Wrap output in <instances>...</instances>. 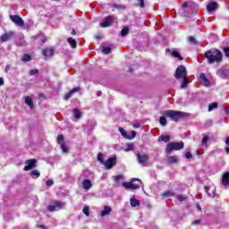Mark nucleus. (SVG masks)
<instances>
[{
	"label": "nucleus",
	"mask_w": 229,
	"mask_h": 229,
	"mask_svg": "<svg viewBox=\"0 0 229 229\" xmlns=\"http://www.w3.org/2000/svg\"><path fill=\"white\" fill-rule=\"evenodd\" d=\"M205 58H207L208 64H216L223 61V54L219 49L214 48L208 50L204 54Z\"/></svg>",
	"instance_id": "obj_1"
},
{
	"label": "nucleus",
	"mask_w": 229,
	"mask_h": 229,
	"mask_svg": "<svg viewBox=\"0 0 229 229\" xmlns=\"http://www.w3.org/2000/svg\"><path fill=\"white\" fill-rule=\"evenodd\" d=\"M162 115L165 117H170L171 121H174V123H178L180 119H183V117H189V113L174 110H165L162 112Z\"/></svg>",
	"instance_id": "obj_2"
},
{
	"label": "nucleus",
	"mask_w": 229,
	"mask_h": 229,
	"mask_svg": "<svg viewBox=\"0 0 229 229\" xmlns=\"http://www.w3.org/2000/svg\"><path fill=\"white\" fill-rule=\"evenodd\" d=\"M182 8L184 17H192L193 15H196V13H198V11L199 10L198 8V5L192 2H184L182 4Z\"/></svg>",
	"instance_id": "obj_3"
},
{
	"label": "nucleus",
	"mask_w": 229,
	"mask_h": 229,
	"mask_svg": "<svg viewBox=\"0 0 229 229\" xmlns=\"http://www.w3.org/2000/svg\"><path fill=\"white\" fill-rule=\"evenodd\" d=\"M184 143L183 141L181 142H170L166 145L165 153L166 155H171V153L174 151H180V149H183Z\"/></svg>",
	"instance_id": "obj_4"
},
{
	"label": "nucleus",
	"mask_w": 229,
	"mask_h": 229,
	"mask_svg": "<svg viewBox=\"0 0 229 229\" xmlns=\"http://www.w3.org/2000/svg\"><path fill=\"white\" fill-rule=\"evenodd\" d=\"M185 77H187V68L183 65H179L175 70V80H182V78Z\"/></svg>",
	"instance_id": "obj_5"
},
{
	"label": "nucleus",
	"mask_w": 229,
	"mask_h": 229,
	"mask_svg": "<svg viewBox=\"0 0 229 229\" xmlns=\"http://www.w3.org/2000/svg\"><path fill=\"white\" fill-rule=\"evenodd\" d=\"M26 165L24 171H31V169L37 167V159L31 158L25 161Z\"/></svg>",
	"instance_id": "obj_6"
},
{
	"label": "nucleus",
	"mask_w": 229,
	"mask_h": 229,
	"mask_svg": "<svg viewBox=\"0 0 229 229\" xmlns=\"http://www.w3.org/2000/svg\"><path fill=\"white\" fill-rule=\"evenodd\" d=\"M118 130H119L121 135H123V137H124V139H128V140H132V139H135V137H137V131H131V135H128V133L126 132V131L124 129H123V127H120Z\"/></svg>",
	"instance_id": "obj_7"
},
{
	"label": "nucleus",
	"mask_w": 229,
	"mask_h": 229,
	"mask_svg": "<svg viewBox=\"0 0 229 229\" xmlns=\"http://www.w3.org/2000/svg\"><path fill=\"white\" fill-rule=\"evenodd\" d=\"M11 21L16 24V26H20L21 28H23L24 26V20L19 15H10Z\"/></svg>",
	"instance_id": "obj_8"
},
{
	"label": "nucleus",
	"mask_w": 229,
	"mask_h": 229,
	"mask_svg": "<svg viewBox=\"0 0 229 229\" xmlns=\"http://www.w3.org/2000/svg\"><path fill=\"white\" fill-rule=\"evenodd\" d=\"M135 181L139 182V179H132L131 182H123V187H124V189H133L134 191L137 189H140V185L133 183V182Z\"/></svg>",
	"instance_id": "obj_9"
},
{
	"label": "nucleus",
	"mask_w": 229,
	"mask_h": 229,
	"mask_svg": "<svg viewBox=\"0 0 229 229\" xmlns=\"http://www.w3.org/2000/svg\"><path fill=\"white\" fill-rule=\"evenodd\" d=\"M114 23V16L108 15L104 19V22L100 23V28H110Z\"/></svg>",
	"instance_id": "obj_10"
},
{
	"label": "nucleus",
	"mask_w": 229,
	"mask_h": 229,
	"mask_svg": "<svg viewBox=\"0 0 229 229\" xmlns=\"http://www.w3.org/2000/svg\"><path fill=\"white\" fill-rule=\"evenodd\" d=\"M117 164V157H109L105 163L106 169H112Z\"/></svg>",
	"instance_id": "obj_11"
},
{
	"label": "nucleus",
	"mask_w": 229,
	"mask_h": 229,
	"mask_svg": "<svg viewBox=\"0 0 229 229\" xmlns=\"http://www.w3.org/2000/svg\"><path fill=\"white\" fill-rule=\"evenodd\" d=\"M218 74H219V77L222 78V80H226L228 79V76H229V71L226 69V67L222 66L218 70Z\"/></svg>",
	"instance_id": "obj_12"
},
{
	"label": "nucleus",
	"mask_w": 229,
	"mask_h": 229,
	"mask_svg": "<svg viewBox=\"0 0 229 229\" xmlns=\"http://www.w3.org/2000/svg\"><path fill=\"white\" fill-rule=\"evenodd\" d=\"M12 38H13V31L5 32L0 37L1 42H8V40H12Z\"/></svg>",
	"instance_id": "obj_13"
},
{
	"label": "nucleus",
	"mask_w": 229,
	"mask_h": 229,
	"mask_svg": "<svg viewBox=\"0 0 229 229\" xmlns=\"http://www.w3.org/2000/svg\"><path fill=\"white\" fill-rule=\"evenodd\" d=\"M137 158L140 164H141L142 165H146V162H148V160H149V156L148 155H144V154H137Z\"/></svg>",
	"instance_id": "obj_14"
},
{
	"label": "nucleus",
	"mask_w": 229,
	"mask_h": 229,
	"mask_svg": "<svg viewBox=\"0 0 229 229\" xmlns=\"http://www.w3.org/2000/svg\"><path fill=\"white\" fill-rule=\"evenodd\" d=\"M56 208H62V202L61 201H55L54 205H49L47 207V210H49V212H55L56 210Z\"/></svg>",
	"instance_id": "obj_15"
},
{
	"label": "nucleus",
	"mask_w": 229,
	"mask_h": 229,
	"mask_svg": "<svg viewBox=\"0 0 229 229\" xmlns=\"http://www.w3.org/2000/svg\"><path fill=\"white\" fill-rule=\"evenodd\" d=\"M199 80L204 87H210V81L207 79L205 73H200Z\"/></svg>",
	"instance_id": "obj_16"
},
{
	"label": "nucleus",
	"mask_w": 229,
	"mask_h": 229,
	"mask_svg": "<svg viewBox=\"0 0 229 229\" xmlns=\"http://www.w3.org/2000/svg\"><path fill=\"white\" fill-rule=\"evenodd\" d=\"M43 56H53L55 55V49L53 48H44L42 51Z\"/></svg>",
	"instance_id": "obj_17"
},
{
	"label": "nucleus",
	"mask_w": 229,
	"mask_h": 229,
	"mask_svg": "<svg viewBox=\"0 0 229 229\" xmlns=\"http://www.w3.org/2000/svg\"><path fill=\"white\" fill-rule=\"evenodd\" d=\"M208 12H214V10H217V2H211L207 5Z\"/></svg>",
	"instance_id": "obj_18"
},
{
	"label": "nucleus",
	"mask_w": 229,
	"mask_h": 229,
	"mask_svg": "<svg viewBox=\"0 0 229 229\" xmlns=\"http://www.w3.org/2000/svg\"><path fill=\"white\" fill-rule=\"evenodd\" d=\"M82 187L83 189H85V191L90 190V188L92 187V182H90V180L89 179H85L82 182Z\"/></svg>",
	"instance_id": "obj_19"
},
{
	"label": "nucleus",
	"mask_w": 229,
	"mask_h": 229,
	"mask_svg": "<svg viewBox=\"0 0 229 229\" xmlns=\"http://www.w3.org/2000/svg\"><path fill=\"white\" fill-rule=\"evenodd\" d=\"M25 105H28V106H30V110L35 109V104L33 103V100L30 97L25 98Z\"/></svg>",
	"instance_id": "obj_20"
},
{
	"label": "nucleus",
	"mask_w": 229,
	"mask_h": 229,
	"mask_svg": "<svg viewBox=\"0 0 229 229\" xmlns=\"http://www.w3.org/2000/svg\"><path fill=\"white\" fill-rule=\"evenodd\" d=\"M110 212H112V208H110L109 206H105L100 216L102 217H105V216H108V214H110Z\"/></svg>",
	"instance_id": "obj_21"
},
{
	"label": "nucleus",
	"mask_w": 229,
	"mask_h": 229,
	"mask_svg": "<svg viewBox=\"0 0 229 229\" xmlns=\"http://www.w3.org/2000/svg\"><path fill=\"white\" fill-rule=\"evenodd\" d=\"M67 42L72 49H76V47L78 46V42L76 41V39L72 38H68Z\"/></svg>",
	"instance_id": "obj_22"
},
{
	"label": "nucleus",
	"mask_w": 229,
	"mask_h": 229,
	"mask_svg": "<svg viewBox=\"0 0 229 229\" xmlns=\"http://www.w3.org/2000/svg\"><path fill=\"white\" fill-rule=\"evenodd\" d=\"M131 207H140V202L135 198H131Z\"/></svg>",
	"instance_id": "obj_23"
},
{
	"label": "nucleus",
	"mask_w": 229,
	"mask_h": 229,
	"mask_svg": "<svg viewBox=\"0 0 229 229\" xmlns=\"http://www.w3.org/2000/svg\"><path fill=\"white\" fill-rule=\"evenodd\" d=\"M187 85H189V77H182V82L181 84V89H186Z\"/></svg>",
	"instance_id": "obj_24"
},
{
	"label": "nucleus",
	"mask_w": 229,
	"mask_h": 229,
	"mask_svg": "<svg viewBox=\"0 0 229 229\" xmlns=\"http://www.w3.org/2000/svg\"><path fill=\"white\" fill-rule=\"evenodd\" d=\"M171 55H172V56H174V58H178V60H179L180 62H182V60H183V57H182V56L180 55V53H178V51H176V50L172 51V52H171Z\"/></svg>",
	"instance_id": "obj_25"
},
{
	"label": "nucleus",
	"mask_w": 229,
	"mask_h": 229,
	"mask_svg": "<svg viewBox=\"0 0 229 229\" xmlns=\"http://www.w3.org/2000/svg\"><path fill=\"white\" fill-rule=\"evenodd\" d=\"M174 196V191H167L162 193V198H173Z\"/></svg>",
	"instance_id": "obj_26"
},
{
	"label": "nucleus",
	"mask_w": 229,
	"mask_h": 229,
	"mask_svg": "<svg viewBox=\"0 0 229 229\" xmlns=\"http://www.w3.org/2000/svg\"><path fill=\"white\" fill-rule=\"evenodd\" d=\"M130 33V28L129 27H124L121 32H120V36L121 37H126V35H128Z\"/></svg>",
	"instance_id": "obj_27"
},
{
	"label": "nucleus",
	"mask_w": 229,
	"mask_h": 229,
	"mask_svg": "<svg viewBox=\"0 0 229 229\" xmlns=\"http://www.w3.org/2000/svg\"><path fill=\"white\" fill-rule=\"evenodd\" d=\"M158 140H161L162 142H169V140H171V136H169V135H165V136L161 135V136H159Z\"/></svg>",
	"instance_id": "obj_28"
},
{
	"label": "nucleus",
	"mask_w": 229,
	"mask_h": 229,
	"mask_svg": "<svg viewBox=\"0 0 229 229\" xmlns=\"http://www.w3.org/2000/svg\"><path fill=\"white\" fill-rule=\"evenodd\" d=\"M64 140H65V138L64 137V134H59L57 136V144H60V145L65 144Z\"/></svg>",
	"instance_id": "obj_29"
},
{
	"label": "nucleus",
	"mask_w": 229,
	"mask_h": 229,
	"mask_svg": "<svg viewBox=\"0 0 229 229\" xmlns=\"http://www.w3.org/2000/svg\"><path fill=\"white\" fill-rule=\"evenodd\" d=\"M73 114L76 119H81V111H80V109L78 108L73 109Z\"/></svg>",
	"instance_id": "obj_30"
},
{
	"label": "nucleus",
	"mask_w": 229,
	"mask_h": 229,
	"mask_svg": "<svg viewBox=\"0 0 229 229\" xmlns=\"http://www.w3.org/2000/svg\"><path fill=\"white\" fill-rule=\"evenodd\" d=\"M205 191L206 192H208V196H210V198H214V196H216V191H212L211 193L210 191V186H205Z\"/></svg>",
	"instance_id": "obj_31"
},
{
	"label": "nucleus",
	"mask_w": 229,
	"mask_h": 229,
	"mask_svg": "<svg viewBox=\"0 0 229 229\" xmlns=\"http://www.w3.org/2000/svg\"><path fill=\"white\" fill-rule=\"evenodd\" d=\"M176 162H178V157L174 156H170L168 157V164H176Z\"/></svg>",
	"instance_id": "obj_32"
},
{
	"label": "nucleus",
	"mask_w": 229,
	"mask_h": 229,
	"mask_svg": "<svg viewBox=\"0 0 229 229\" xmlns=\"http://www.w3.org/2000/svg\"><path fill=\"white\" fill-rule=\"evenodd\" d=\"M218 106H219V105L217 104V102L209 104L208 105V112H212V110H214V108H217Z\"/></svg>",
	"instance_id": "obj_33"
},
{
	"label": "nucleus",
	"mask_w": 229,
	"mask_h": 229,
	"mask_svg": "<svg viewBox=\"0 0 229 229\" xmlns=\"http://www.w3.org/2000/svg\"><path fill=\"white\" fill-rule=\"evenodd\" d=\"M188 40L190 44H192L193 46H196V44H198V40L196 39V38H194V36H190L188 38Z\"/></svg>",
	"instance_id": "obj_34"
},
{
	"label": "nucleus",
	"mask_w": 229,
	"mask_h": 229,
	"mask_svg": "<svg viewBox=\"0 0 229 229\" xmlns=\"http://www.w3.org/2000/svg\"><path fill=\"white\" fill-rule=\"evenodd\" d=\"M31 60V55L30 54L23 55L21 62H30Z\"/></svg>",
	"instance_id": "obj_35"
},
{
	"label": "nucleus",
	"mask_w": 229,
	"mask_h": 229,
	"mask_svg": "<svg viewBox=\"0 0 229 229\" xmlns=\"http://www.w3.org/2000/svg\"><path fill=\"white\" fill-rule=\"evenodd\" d=\"M159 123L161 126H165V124H167V119H165V116H161L159 118Z\"/></svg>",
	"instance_id": "obj_36"
},
{
	"label": "nucleus",
	"mask_w": 229,
	"mask_h": 229,
	"mask_svg": "<svg viewBox=\"0 0 229 229\" xmlns=\"http://www.w3.org/2000/svg\"><path fill=\"white\" fill-rule=\"evenodd\" d=\"M112 51V48L108 47H105L103 49H102V53L103 55H110Z\"/></svg>",
	"instance_id": "obj_37"
},
{
	"label": "nucleus",
	"mask_w": 229,
	"mask_h": 229,
	"mask_svg": "<svg viewBox=\"0 0 229 229\" xmlns=\"http://www.w3.org/2000/svg\"><path fill=\"white\" fill-rule=\"evenodd\" d=\"M30 174L31 176H36V178H40V172L38 170H32Z\"/></svg>",
	"instance_id": "obj_38"
},
{
	"label": "nucleus",
	"mask_w": 229,
	"mask_h": 229,
	"mask_svg": "<svg viewBox=\"0 0 229 229\" xmlns=\"http://www.w3.org/2000/svg\"><path fill=\"white\" fill-rule=\"evenodd\" d=\"M60 146L63 153H69V148H67V145H65V143H63Z\"/></svg>",
	"instance_id": "obj_39"
},
{
	"label": "nucleus",
	"mask_w": 229,
	"mask_h": 229,
	"mask_svg": "<svg viewBox=\"0 0 229 229\" xmlns=\"http://www.w3.org/2000/svg\"><path fill=\"white\" fill-rule=\"evenodd\" d=\"M29 74L30 76H35V75L38 74V69L30 70Z\"/></svg>",
	"instance_id": "obj_40"
},
{
	"label": "nucleus",
	"mask_w": 229,
	"mask_h": 229,
	"mask_svg": "<svg viewBox=\"0 0 229 229\" xmlns=\"http://www.w3.org/2000/svg\"><path fill=\"white\" fill-rule=\"evenodd\" d=\"M89 207H85L82 210L83 214H85V216H87V217H89V216H90V212H89Z\"/></svg>",
	"instance_id": "obj_41"
},
{
	"label": "nucleus",
	"mask_w": 229,
	"mask_h": 229,
	"mask_svg": "<svg viewBox=\"0 0 229 229\" xmlns=\"http://www.w3.org/2000/svg\"><path fill=\"white\" fill-rule=\"evenodd\" d=\"M46 185H47V187H53V185H55V181H53V180H47V181L46 182Z\"/></svg>",
	"instance_id": "obj_42"
},
{
	"label": "nucleus",
	"mask_w": 229,
	"mask_h": 229,
	"mask_svg": "<svg viewBox=\"0 0 229 229\" xmlns=\"http://www.w3.org/2000/svg\"><path fill=\"white\" fill-rule=\"evenodd\" d=\"M223 51L227 58H229V47H225L223 48Z\"/></svg>",
	"instance_id": "obj_43"
},
{
	"label": "nucleus",
	"mask_w": 229,
	"mask_h": 229,
	"mask_svg": "<svg viewBox=\"0 0 229 229\" xmlns=\"http://www.w3.org/2000/svg\"><path fill=\"white\" fill-rule=\"evenodd\" d=\"M138 4L140 8H146V4H144V0H138Z\"/></svg>",
	"instance_id": "obj_44"
},
{
	"label": "nucleus",
	"mask_w": 229,
	"mask_h": 229,
	"mask_svg": "<svg viewBox=\"0 0 229 229\" xmlns=\"http://www.w3.org/2000/svg\"><path fill=\"white\" fill-rule=\"evenodd\" d=\"M98 162L103 164V162H104V160H103V154H101V153L98 154Z\"/></svg>",
	"instance_id": "obj_45"
},
{
	"label": "nucleus",
	"mask_w": 229,
	"mask_h": 229,
	"mask_svg": "<svg viewBox=\"0 0 229 229\" xmlns=\"http://www.w3.org/2000/svg\"><path fill=\"white\" fill-rule=\"evenodd\" d=\"M71 98H72V95L71 92L67 93V94L64 96L65 101H69V99H71Z\"/></svg>",
	"instance_id": "obj_46"
},
{
	"label": "nucleus",
	"mask_w": 229,
	"mask_h": 229,
	"mask_svg": "<svg viewBox=\"0 0 229 229\" xmlns=\"http://www.w3.org/2000/svg\"><path fill=\"white\" fill-rule=\"evenodd\" d=\"M185 158H187L188 160H191V158H192V153H191V152H186V154H185Z\"/></svg>",
	"instance_id": "obj_47"
},
{
	"label": "nucleus",
	"mask_w": 229,
	"mask_h": 229,
	"mask_svg": "<svg viewBox=\"0 0 229 229\" xmlns=\"http://www.w3.org/2000/svg\"><path fill=\"white\" fill-rule=\"evenodd\" d=\"M177 199H179V201H185L186 199L183 195H178Z\"/></svg>",
	"instance_id": "obj_48"
},
{
	"label": "nucleus",
	"mask_w": 229,
	"mask_h": 229,
	"mask_svg": "<svg viewBox=\"0 0 229 229\" xmlns=\"http://www.w3.org/2000/svg\"><path fill=\"white\" fill-rule=\"evenodd\" d=\"M199 223H201V220L198 219V220H195L191 223V225L192 226H196V225H199Z\"/></svg>",
	"instance_id": "obj_49"
},
{
	"label": "nucleus",
	"mask_w": 229,
	"mask_h": 229,
	"mask_svg": "<svg viewBox=\"0 0 229 229\" xmlns=\"http://www.w3.org/2000/svg\"><path fill=\"white\" fill-rule=\"evenodd\" d=\"M207 142H208V137L204 136L203 139H202V144H207Z\"/></svg>",
	"instance_id": "obj_50"
},
{
	"label": "nucleus",
	"mask_w": 229,
	"mask_h": 229,
	"mask_svg": "<svg viewBox=\"0 0 229 229\" xmlns=\"http://www.w3.org/2000/svg\"><path fill=\"white\" fill-rule=\"evenodd\" d=\"M80 90V88H73L70 92L72 95H73L75 92H78Z\"/></svg>",
	"instance_id": "obj_51"
},
{
	"label": "nucleus",
	"mask_w": 229,
	"mask_h": 229,
	"mask_svg": "<svg viewBox=\"0 0 229 229\" xmlns=\"http://www.w3.org/2000/svg\"><path fill=\"white\" fill-rule=\"evenodd\" d=\"M115 182H121V180H123V175H117L115 178H114Z\"/></svg>",
	"instance_id": "obj_52"
},
{
	"label": "nucleus",
	"mask_w": 229,
	"mask_h": 229,
	"mask_svg": "<svg viewBox=\"0 0 229 229\" xmlns=\"http://www.w3.org/2000/svg\"><path fill=\"white\" fill-rule=\"evenodd\" d=\"M37 228L47 229V227H46L44 225H38Z\"/></svg>",
	"instance_id": "obj_53"
},
{
	"label": "nucleus",
	"mask_w": 229,
	"mask_h": 229,
	"mask_svg": "<svg viewBox=\"0 0 229 229\" xmlns=\"http://www.w3.org/2000/svg\"><path fill=\"white\" fill-rule=\"evenodd\" d=\"M3 85H4V80L0 78V87H3Z\"/></svg>",
	"instance_id": "obj_54"
},
{
	"label": "nucleus",
	"mask_w": 229,
	"mask_h": 229,
	"mask_svg": "<svg viewBox=\"0 0 229 229\" xmlns=\"http://www.w3.org/2000/svg\"><path fill=\"white\" fill-rule=\"evenodd\" d=\"M8 71H10V64H8V65L5 67V72H8Z\"/></svg>",
	"instance_id": "obj_55"
},
{
	"label": "nucleus",
	"mask_w": 229,
	"mask_h": 229,
	"mask_svg": "<svg viewBox=\"0 0 229 229\" xmlns=\"http://www.w3.org/2000/svg\"><path fill=\"white\" fill-rule=\"evenodd\" d=\"M133 128H140V124H137V123H134V124H133Z\"/></svg>",
	"instance_id": "obj_56"
},
{
	"label": "nucleus",
	"mask_w": 229,
	"mask_h": 229,
	"mask_svg": "<svg viewBox=\"0 0 229 229\" xmlns=\"http://www.w3.org/2000/svg\"><path fill=\"white\" fill-rule=\"evenodd\" d=\"M225 144H226L227 146H229V138H226V140H225Z\"/></svg>",
	"instance_id": "obj_57"
},
{
	"label": "nucleus",
	"mask_w": 229,
	"mask_h": 229,
	"mask_svg": "<svg viewBox=\"0 0 229 229\" xmlns=\"http://www.w3.org/2000/svg\"><path fill=\"white\" fill-rule=\"evenodd\" d=\"M72 35H76V30H72Z\"/></svg>",
	"instance_id": "obj_58"
},
{
	"label": "nucleus",
	"mask_w": 229,
	"mask_h": 229,
	"mask_svg": "<svg viewBox=\"0 0 229 229\" xmlns=\"http://www.w3.org/2000/svg\"><path fill=\"white\" fill-rule=\"evenodd\" d=\"M47 39L45 38H43V39H41V42H42V44H45V42L47 41Z\"/></svg>",
	"instance_id": "obj_59"
},
{
	"label": "nucleus",
	"mask_w": 229,
	"mask_h": 229,
	"mask_svg": "<svg viewBox=\"0 0 229 229\" xmlns=\"http://www.w3.org/2000/svg\"><path fill=\"white\" fill-rule=\"evenodd\" d=\"M96 38H97L98 40H99V39H101V36H100V35H97V36H96Z\"/></svg>",
	"instance_id": "obj_60"
},
{
	"label": "nucleus",
	"mask_w": 229,
	"mask_h": 229,
	"mask_svg": "<svg viewBox=\"0 0 229 229\" xmlns=\"http://www.w3.org/2000/svg\"><path fill=\"white\" fill-rule=\"evenodd\" d=\"M165 53H171V49L170 48H166L165 49Z\"/></svg>",
	"instance_id": "obj_61"
},
{
	"label": "nucleus",
	"mask_w": 229,
	"mask_h": 229,
	"mask_svg": "<svg viewBox=\"0 0 229 229\" xmlns=\"http://www.w3.org/2000/svg\"><path fill=\"white\" fill-rule=\"evenodd\" d=\"M102 94H103V93H102L101 91H98V92H97V95H98V96H101Z\"/></svg>",
	"instance_id": "obj_62"
},
{
	"label": "nucleus",
	"mask_w": 229,
	"mask_h": 229,
	"mask_svg": "<svg viewBox=\"0 0 229 229\" xmlns=\"http://www.w3.org/2000/svg\"><path fill=\"white\" fill-rule=\"evenodd\" d=\"M225 153H229V148H225Z\"/></svg>",
	"instance_id": "obj_63"
},
{
	"label": "nucleus",
	"mask_w": 229,
	"mask_h": 229,
	"mask_svg": "<svg viewBox=\"0 0 229 229\" xmlns=\"http://www.w3.org/2000/svg\"><path fill=\"white\" fill-rule=\"evenodd\" d=\"M225 112H226L227 115H229V109H227Z\"/></svg>",
	"instance_id": "obj_64"
}]
</instances>
